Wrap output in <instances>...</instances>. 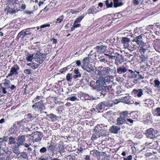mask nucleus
Segmentation results:
<instances>
[{
    "label": "nucleus",
    "instance_id": "nucleus-1",
    "mask_svg": "<svg viewBox=\"0 0 160 160\" xmlns=\"http://www.w3.org/2000/svg\"><path fill=\"white\" fill-rule=\"evenodd\" d=\"M105 79L103 78H99L95 83L94 81L91 82V86L92 85L93 88L96 90L98 92L97 94L100 97H104L106 94V92L108 91L109 87L108 86H104L103 84L105 83Z\"/></svg>",
    "mask_w": 160,
    "mask_h": 160
},
{
    "label": "nucleus",
    "instance_id": "nucleus-2",
    "mask_svg": "<svg viewBox=\"0 0 160 160\" xmlns=\"http://www.w3.org/2000/svg\"><path fill=\"white\" fill-rule=\"evenodd\" d=\"M129 113L128 111H122L120 113L119 116L117 117L116 120V125L118 126H122L125 123L127 124L126 122V118H129Z\"/></svg>",
    "mask_w": 160,
    "mask_h": 160
},
{
    "label": "nucleus",
    "instance_id": "nucleus-3",
    "mask_svg": "<svg viewBox=\"0 0 160 160\" xmlns=\"http://www.w3.org/2000/svg\"><path fill=\"white\" fill-rule=\"evenodd\" d=\"M43 100H41L38 102H35L34 104L32 106V108L36 111H42L45 108V106L43 103Z\"/></svg>",
    "mask_w": 160,
    "mask_h": 160
},
{
    "label": "nucleus",
    "instance_id": "nucleus-4",
    "mask_svg": "<svg viewBox=\"0 0 160 160\" xmlns=\"http://www.w3.org/2000/svg\"><path fill=\"white\" fill-rule=\"evenodd\" d=\"M31 135L32 137V140L33 142L40 141L43 136L42 132L38 131L33 132Z\"/></svg>",
    "mask_w": 160,
    "mask_h": 160
},
{
    "label": "nucleus",
    "instance_id": "nucleus-5",
    "mask_svg": "<svg viewBox=\"0 0 160 160\" xmlns=\"http://www.w3.org/2000/svg\"><path fill=\"white\" fill-rule=\"evenodd\" d=\"M88 60L87 58L83 59V64L82 66L83 69L88 72H91L93 71V68L88 62Z\"/></svg>",
    "mask_w": 160,
    "mask_h": 160
},
{
    "label": "nucleus",
    "instance_id": "nucleus-6",
    "mask_svg": "<svg viewBox=\"0 0 160 160\" xmlns=\"http://www.w3.org/2000/svg\"><path fill=\"white\" fill-rule=\"evenodd\" d=\"M20 67L17 64L14 65L11 68L10 72L8 73L7 78L8 77L12 76L13 75L16 76L18 74Z\"/></svg>",
    "mask_w": 160,
    "mask_h": 160
},
{
    "label": "nucleus",
    "instance_id": "nucleus-7",
    "mask_svg": "<svg viewBox=\"0 0 160 160\" xmlns=\"http://www.w3.org/2000/svg\"><path fill=\"white\" fill-rule=\"evenodd\" d=\"M117 55L115 60V63L118 66L123 62L124 58L122 55L119 53H117Z\"/></svg>",
    "mask_w": 160,
    "mask_h": 160
},
{
    "label": "nucleus",
    "instance_id": "nucleus-8",
    "mask_svg": "<svg viewBox=\"0 0 160 160\" xmlns=\"http://www.w3.org/2000/svg\"><path fill=\"white\" fill-rule=\"evenodd\" d=\"M90 154L95 157H97V158H98L100 156H105L106 155L105 152H99L98 151H90Z\"/></svg>",
    "mask_w": 160,
    "mask_h": 160
},
{
    "label": "nucleus",
    "instance_id": "nucleus-9",
    "mask_svg": "<svg viewBox=\"0 0 160 160\" xmlns=\"http://www.w3.org/2000/svg\"><path fill=\"white\" fill-rule=\"evenodd\" d=\"M128 69L127 67L122 65L121 66H118L117 68V72L119 74H121L122 73H125L128 70Z\"/></svg>",
    "mask_w": 160,
    "mask_h": 160
},
{
    "label": "nucleus",
    "instance_id": "nucleus-10",
    "mask_svg": "<svg viewBox=\"0 0 160 160\" xmlns=\"http://www.w3.org/2000/svg\"><path fill=\"white\" fill-rule=\"evenodd\" d=\"M104 103V102H101L96 106L95 109V108H93V109L96 111V112H99L101 110L105 108V104Z\"/></svg>",
    "mask_w": 160,
    "mask_h": 160
},
{
    "label": "nucleus",
    "instance_id": "nucleus-11",
    "mask_svg": "<svg viewBox=\"0 0 160 160\" xmlns=\"http://www.w3.org/2000/svg\"><path fill=\"white\" fill-rule=\"evenodd\" d=\"M130 41V39L128 38L123 37L122 38L121 42L123 44L125 48L126 49L128 47Z\"/></svg>",
    "mask_w": 160,
    "mask_h": 160
},
{
    "label": "nucleus",
    "instance_id": "nucleus-12",
    "mask_svg": "<svg viewBox=\"0 0 160 160\" xmlns=\"http://www.w3.org/2000/svg\"><path fill=\"white\" fill-rule=\"evenodd\" d=\"M56 143L54 140L51 141L50 143H48L47 147L48 150H53L56 149Z\"/></svg>",
    "mask_w": 160,
    "mask_h": 160
},
{
    "label": "nucleus",
    "instance_id": "nucleus-13",
    "mask_svg": "<svg viewBox=\"0 0 160 160\" xmlns=\"http://www.w3.org/2000/svg\"><path fill=\"white\" fill-rule=\"evenodd\" d=\"M142 40V37L140 35L133 38L132 41L135 42L137 44L140 45H141L142 44V43H143Z\"/></svg>",
    "mask_w": 160,
    "mask_h": 160
},
{
    "label": "nucleus",
    "instance_id": "nucleus-14",
    "mask_svg": "<svg viewBox=\"0 0 160 160\" xmlns=\"http://www.w3.org/2000/svg\"><path fill=\"white\" fill-rule=\"evenodd\" d=\"M120 129V127L115 125L112 126L110 128L111 132L115 134L117 133Z\"/></svg>",
    "mask_w": 160,
    "mask_h": 160
},
{
    "label": "nucleus",
    "instance_id": "nucleus-15",
    "mask_svg": "<svg viewBox=\"0 0 160 160\" xmlns=\"http://www.w3.org/2000/svg\"><path fill=\"white\" fill-rule=\"evenodd\" d=\"M17 139V144L21 145H22L25 141V137L23 135L18 136Z\"/></svg>",
    "mask_w": 160,
    "mask_h": 160
},
{
    "label": "nucleus",
    "instance_id": "nucleus-16",
    "mask_svg": "<svg viewBox=\"0 0 160 160\" xmlns=\"http://www.w3.org/2000/svg\"><path fill=\"white\" fill-rule=\"evenodd\" d=\"M155 133V131L152 128H150L147 130V137H149L150 138H153V136Z\"/></svg>",
    "mask_w": 160,
    "mask_h": 160
},
{
    "label": "nucleus",
    "instance_id": "nucleus-17",
    "mask_svg": "<svg viewBox=\"0 0 160 160\" xmlns=\"http://www.w3.org/2000/svg\"><path fill=\"white\" fill-rule=\"evenodd\" d=\"M98 72L99 76L101 77L100 78H104V77H105L106 75V77L108 76L107 73V71H106L105 68H103L102 70H98Z\"/></svg>",
    "mask_w": 160,
    "mask_h": 160
},
{
    "label": "nucleus",
    "instance_id": "nucleus-18",
    "mask_svg": "<svg viewBox=\"0 0 160 160\" xmlns=\"http://www.w3.org/2000/svg\"><path fill=\"white\" fill-rule=\"evenodd\" d=\"M96 132L98 133V137L99 138L101 137L102 138L107 135L106 130H103L102 131L100 130V131L96 130Z\"/></svg>",
    "mask_w": 160,
    "mask_h": 160
},
{
    "label": "nucleus",
    "instance_id": "nucleus-19",
    "mask_svg": "<svg viewBox=\"0 0 160 160\" xmlns=\"http://www.w3.org/2000/svg\"><path fill=\"white\" fill-rule=\"evenodd\" d=\"M11 82L8 79H4L3 80V84H4L5 87V88L8 89L9 88H10Z\"/></svg>",
    "mask_w": 160,
    "mask_h": 160
},
{
    "label": "nucleus",
    "instance_id": "nucleus-20",
    "mask_svg": "<svg viewBox=\"0 0 160 160\" xmlns=\"http://www.w3.org/2000/svg\"><path fill=\"white\" fill-rule=\"evenodd\" d=\"M74 72L75 75L73 76V78L76 79L81 77V74L78 69H75L74 70Z\"/></svg>",
    "mask_w": 160,
    "mask_h": 160
},
{
    "label": "nucleus",
    "instance_id": "nucleus-21",
    "mask_svg": "<svg viewBox=\"0 0 160 160\" xmlns=\"http://www.w3.org/2000/svg\"><path fill=\"white\" fill-rule=\"evenodd\" d=\"M30 28L27 29V30L25 32H23V31H22L19 33L18 35L21 36L22 35L23 37L28 35H30L31 33L28 30Z\"/></svg>",
    "mask_w": 160,
    "mask_h": 160
},
{
    "label": "nucleus",
    "instance_id": "nucleus-22",
    "mask_svg": "<svg viewBox=\"0 0 160 160\" xmlns=\"http://www.w3.org/2000/svg\"><path fill=\"white\" fill-rule=\"evenodd\" d=\"M83 96L84 99L86 100H93L95 99L93 97L89 95L87 93H85L83 94Z\"/></svg>",
    "mask_w": 160,
    "mask_h": 160
},
{
    "label": "nucleus",
    "instance_id": "nucleus-23",
    "mask_svg": "<svg viewBox=\"0 0 160 160\" xmlns=\"http://www.w3.org/2000/svg\"><path fill=\"white\" fill-rule=\"evenodd\" d=\"M114 7L115 8L122 6L123 5L122 2H119L118 0H113Z\"/></svg>",
    "mask_w": 160,
    "mask_h": 160
},
{
    "label": "nucleus",
    "instance_id": "nucleus-24",
    "mask_svg": "<svg viewBox=\"0 0 160 160\" xmlns=\"http://www.w3.org/2000/svg\"><path fill=\"white\" fill-rule=\"evenodd\" d=\"M144 102V104L145 105V106L148 107L149 105H151L152 102V101L150 99H144L142 101Z\"/></svg>",
    "mask_w": 160,
    "mask_h": 160
},
{
    "label": "nucleus",
    "instance_id": "nucleus-25",
    "mask_svg": "<svg viewBox=\"0 0 160 160\" xmlns=\"http://www.w3.org/2000/svg\"><path fill=\"white\" fill-rule=\"evenodd\" d=\"M36 55L37 56H35V57H40V58L42 60V62L44 60L45 58L46 55H45V54H42L39 52H37L36 53V54L35 55L36 56Z\"/></svg>",
    "mask_w": 160,
    "mask_h": 160
},
{
    "label": "nucleus",
    "instance_id": "nucleus-26",
    "mask_svg": "<svg viewBox=\"0 0 160 160\" xmlns=\"http://www.w3.org/2000/svg\"><path fill=\"white\" fill-rule=\"evenodd\" d=\"M96 9L95 7L93 6L88 10L87 13L88 14H93L94 13H96L97 12L95 11Z\"/></svg>",
    "mask_w": 160,
    "mask_h": 160
},
{
    "label": "nucleus",
    "instance_id": "nucleus-27",
    "mask_svg": "<svg viewBox=\"0 0 160 160\" xmlns=\"http://www.w3.org/2000/svg\"><path fill=\"white\" fill-rule=\"evenodd\" d=\"M105 4L107 8H110L112 7L113 2L111 0H107L105 2Z\"/></svg>",
    "mask_w": 160,
    "mask_h": 160
},
{
    "label": "nucleus",
    "instance_id": "nucleus-28",
    "mask_svg": "<svg viewBox=\"0 0 160 160\" xmlns=\"http://www.w3.org/2000/svg\"><path fill=\"white\" fill-rule=\"evenodd\" d=\"M33 54H28L27 55L26 59L28 62H32L33 59Z\"/></svg>",
    "mask_w": 160,
    "mask_h": 160
},
{
    "label": "nucleus",
    "instance_id": "nucleus-29",
    "mask_svg": "<svg viewBox=\"0 0 160 160\" xmlns=\"http://www.w3.org/2000/svg\"><path fill=\"white\" fill-rule=\"evenodd\" d=\"M153 82L155 84L154 87L159 90L160 89V82L157 79L154 80Z\"/></svg>",
    "mask_w": 160,
    "mask_h": 160
},
{
    "label": "nucleus",
    "instance_id": "nucleus-30",
    "mask_svg": "<svg viewBox=\"0 0 160 160\" xmlns=\"http://www.w3.org/2000/svg\"><path fill=\"white\" fill-rule=\"evenodd\" d=\"M9 139V144H14L16 142V139L15 138H13L12 137H10Z\"/></svg>",
    "mask_w": 160,
    "mask_h": 160
},
{
    "label": "nucleus",
    "instance_id": "nucleus-31",
    "mask_svg": "<svg viewBox=\"0 0 160 160\" xmlns=\"http://www.w3.org/2000/svg\"><path fill=\"white\" fill-rule=\"evenodd\" d=\"M122 99L127 104H129L130 103V99L128 96L123 97L122 98Z\"/></svg>",
    "mask_w": 160,
    "mask_h": 160
},
{
    "label": "nucleus",
    "instance_id": "nucleus-32",
    "mask_svg": "<svg viewBox=\"0 0 160 160\" xmlns=\"http://www.w3.org/2000/svg\"><path fill=\"white\" fill-rule=\"evenodd\" d=\"M27 116L29 119L31 121L33 120L34 119L37 118V116L36 115H32L31 113L28 114L27 115Z\"/></svg>",
    "mask_w": 160,
    "mask_h": 160
},
{
    "label": "nucleus",
    "instance_id": "nucleus-33",
    "mask_svg": "<svg viewBox=\"0 0 160 160\" xmlns=\"http://www.w3.org/2000/svg\"><path fill=\"white\" fill-rule=\"evenodd\" d=\"M82 77L83 78L82 80H83L85 78L86 81H88V75L87 73H84L82 74Z\"/></svg>",
    "mask_w": 160,
    "mask_h": 160
},
{
    "label": "nucleus",
    "instance_id": "nucleus-34",
    "mask_svg": "<svg viewBox=\"0 0 160 160\" xmlns=\"http://www.w3.org/2000/svg\"><path fill=\"white\" fill-rule=\"evenodd\" d=\"M155 114L157 116H160V108L158 107L155 111Z\"/></svg>",
    "mask_w": 160,
    "mask_h": 160
},
{
    "label": "nucleus",
    "instance_id": "nucleus-35",
    "mask_svg": "<svg viewBox=\"0 0 160 160\" xmlns=\"http://www.w3.org/2000/svg\"><path fill=\"white\" fill-rule=\"evenodd\" d=\"M68 99L72 101H78L79 100V99L75 96L68 97Z\"/></svg>",
    "mask_w": 160,
    "mask_h": 160
},
{
    "label": "nucleus",
    "instance_id": "nucleus-36",
    "mask_svg": "<svg viewBox=\"0 0 160 160\" xmlns=\"http://www.w3.org/2000/svg\"><path fill=\"white\" fill-rule=\"evenodd\" d=\"M7 155V152H5V151H1L0 152V156H2V158H5V156H6Z\"/></svg>",
    "mask_w": 160,
    "mask_h": 160
},
{
    "label": "nucleus",
    "instance_id": "nucleus-37",
    "mask_svg": "<svg viewBox=\"0 0 160 160\" xmlns=\"http://www.w3.org/2000/svg\"><path fill=\"white\" fill-rule=\"evenodd\" d=\"M39 64L34 62H33L32 63L31 67L33 69H35L38 68L39 67Z\"/></svg>",
    "mask_w": 160,
    "mask_h": 160
},
{
    "label": "nucleus",
    "instance_id": "nucleus-38",
    "mask_svg": "<svg viewBox=\"0 0 160 160\" xmlns=\"http://www.w3.org/2000/svg\"><path fill=\"white\" fill-rule=\"evenodd\" d=\"M8 138L7 136H4L2 138H0V141L2 142V144L3 142L7 141Z\"/></svg>",
    "mask_w": 160,
    "mask_h": 160
},
{
    "label": "nucleus",
    "instance_id": "nucleus-39",
    "mask_svg": "<svg viewBox=\"0 0 160 160\" xmlns=\"http://www.w3.org/2000/svg\"><path fill=\"white\" fill-rule=\"evenodd\" d=\"M63 20V17L62 16H60L57 19L56 23H59L61 22Z\"/></svg>",
    "mask_w": 160,
    "mask_h": 160
},
{
    "label": "nucleus",
    "instance_id": "nucleus-40",
    "mask_svg": "<svg viewBox=\"0 0 160 160\" xmlns=\"http://www.w3.org/2000/svg\"><path fill=\"white\" fill-rule=\"evenodd\" d=\"M66 79L68 81H70L72 79V77L71 74L70 73H68L66 76Z\"/></svg>",
    "mask_w": 160,
    "mask_h": 160
},
{
    "label": "nucleus",
    "instance_id": "nucleus-41",
    "mask_svg": "<svg viewBox=\"0 0 160 160\" xmlns=\"http://www.w3.org/2000/svg\"><path fill=\"white\" fill-rule=\"evenodd\" d=\"M84 17L83 16H80L77 18L75 21L74 22L75 23H78L80 22L82 20L83 18Z\"/></svg>",
    "mask_w": 160,
    "mask_h": 160
},
{
    "label": "nucleus",
    "instance_id": "nucleus-42",
    "mask_svg": "<svg viewBox=\"0 0 160 160\" xmlns=\"http://www.w3.org/2000/svg\"><path fill=\"white\" fill-rule=\"evenodd\" d=\"M98 133L96 132V133L95 134H93L91 137V139L92 141L95 140H96L97 138H98V135H97Z\"/></svg>",
    "mask_w": 160,
    "mask_h": 160
},
{
    "label": "nucleus",
    "instance_id": "nucleus-43",
    "mask_svg": "<svg viewBox=\"0 0 160 160\" xmlns=\"http://www.w3.org/2000/svg\"><path fill=\"white\" fill-rule=\"evenodd\" d=\"M127 48H128V50L129 51H133L135 49V47L134 45H128V47Z\"/></svg>",
    "mask_w": 160,
    "mask_h": 160
},
{
    "label": "nucleus",
    "instance_id": "nucleus-44",
    "mask_svg": "<svg viewBox=\"0 0 160 160\" xmlns=\"http://www.w3.org/2000/svg\"><path fill=\"white\" fill-rule=\"evenodd\" d=\"M20 156L24 159H26L28 158L27 155L24 152L20 153Z\"/></svg>",
    "mask_w": 160,
    "mask_h": 160
},
{
    "label": "nucleus",
    "instance_id": "nucleus-45",
    "mask_svg": "<svg viewBox=\"0 0 160 160\" xmlns=\"http://www.w3.org/2000/svg\"><path fill=\"white\" fill-rule=\"evenodd\" d=\"M143 94V91L141 89H139V91L137 95V96L138 97H141Z\"/></svg>",
    "mask_w": 160,
    "mask_h": 160
},
{
    "label": "nucleus",
    "instance_id": "nucleus-46",
    "mask_svg": "<svg viewBox=\"0 0 160 160\" xmlns=\"http://www.w3.org/2000/svg\"><path fill=\"white\" fill-rule=\"evenodd\" d=\"M41 98V96H37L32 101V102L34 103L37 102L38 100H39Z\"/></svg>",
    "mask_w": 160,
    "mask_h": 160
},
{
    "label": "nucleus",
    "instance_id": "nucleus-47",
    "mask_svg": "<svg viewBox=\"0 0 160 160\" xmlns=\"http://www.w3.org/2000/svg\"><path fill=\"white\" fill-rule=\"evenodd\" d=\"M140 58L142 62H144L147 60V58L143 55H142L140 56Z\"/></svg>",
    "mask_w": 160,
    "mask_h": 160
},
{
    "label": "nucleus",
    "instance_id": "nucleus-48",
    "mask_svg": "<svg viewBox=\"0 0 160 160\" xmlns=\"http://www.w3.org/2000/svg\"><path fill=\"white\" fill-rule=\"evenodd\" d=\"M105 69L106 71H107V73L108 75L109 74V73L110 72H111L112 71V70L108 67L107 68H105Z\"/></svg>",
    "mask_w": 160,
    "mask_h": 160
},
{
    "label": "nucleus",
    "instance_id": "nucleus-49",
    "mask_svg": "<svg viewBox=\"0 0 160 160\" xmlns=\"http://www.w3.org/2000/svg\"><path fill=\"white\" fill-rule=\"evenodd\" d=\"M37 57V58L36 59V61L40 64L42 63L43 62L42 61V60L40 58V57L38 56V57Z\"/></svg>",
    "mask_w": 160,
    "mask_h": 160
},
{
    "label": "nucleus",
    "instance_id": "nucleus-50",
    "mask_svg": "<svg viewBox=\"0 0 160 160\" xmlns=\"http://www.w3.org/2000/svg\"><path fill=\"white\" fill-rule=\"evenodd\" d=\"M25 73L27 74H31V70L30 69H27L24 70Z\"/></svg>",
    "mask_w": 160,
    "mask_h": 160
},
{
    "label": "nucleus",
    "instance_id": "nucleus-51",
    "mask_svg": "<svg viewBox=\"0 0 160 160\" xmlns=\"http://www.w3.org/2000/svg\"><path fill=\"white\" fill-rule=\"evenodd\" d=\"M141 45H140V46H141V48L142 49H143L144 50H146L147 47L146 45V43H144L143 42V43H142Z\"/></svg>",
    "mask_w": 160,
    "mask_h": 160
},
{
    "label": "nucleus",
    "instance_id": "nucleus-52",
    "mask_svg": "<svg viewBox=\"0 0 160 160\" xmlns=\"http://www.w3.org/2000/svg\"><path fill=\"white\" fill-rule=\"evenodd\" d=\"M104 48H106V47L103 45L101 46H98L96 47V49L98 50H102L104 49Z\"/></svg>",
    "mask_w": 160,
    "mask_h": 160
},
{
    "label": "nucleus",
    "instance_id": "nucleus-53",
    "mask_svg": "<svg viewBox=\"0 0 160 160\" xmlns=\"http://www.w3.org/2000/svg\"><path fill=\"white\" fill-rule=\"evenodd\" d=\"M11 9L10 8H6L5 9V11L7 12V14H8V13H10L11 10Z\"/></svg>",
    "mask_w": 160,
    "mask_h": 160
},
{
    "label": "nucleus",
    "instance_id": "nucleus-54",
    "mask_svg": "<svg viewBox=\"0 0 160 160\" xmlns=\"http://www.w3.org/2000/svg\"><path fill=\"white\" fill-rule=\"evenodd\" d=\"M132 156L130 155L128 156L127 158H123L124 160H132Z\"/></svg>",
    "mask_w": 160,
    "mask_h": 160
},
{
    "label": "nucleus",
    "instance_id": "nucleus-55",
    "mask_svg": "<svg viewBox=\"0 0 160 160\" xmlns=\"http://www.w3.org/2000/svg\"><path fill=\"white\" fill-rule=\"evenodd\" d=\"M50 26V24H45L43 25H42L40 26V28H45L46 27H49Z\"/></svg>",
    "mask_w": 160,
    "mask_h": 160
},
{
    "label": "nucleus",
    "instance_id": "nucleus-56",
    "mask_svg": "<svg viewBox=\"0 0 160 160\" xmlns=\"http://www.w3.org/2000/svg\"><path fill=\"white\" fill-rule=\"evenodd\" d=\"M1 88L2 90V93L4 94H6L7 92L6 89H8V88L3 87H1Z\"/></svg>",
    "mask_w": 160,
    "mask_h": 160
},
{
    "label": "nucleus",
    "instance_id": "nucleus-57",
    "mask_svg": "<svg viewBox=\"0 0 160 160\" xmlns=\"http://www.w3.org/2000/svg\"><path fill=\"white\" fill-rule=\"evenodd\" d=\"M99 62H103L104 64L106 62L108 63V61L104 58L100 59L99 60Z\"/></svg>",
    "mask_w": 160,
    "mask_h": 160
},
{
    "label": "nucleus",
    "instance_id": "nucleus-58",
    "mask_svg": "<svg viewBox=\"0 0 160 160\" xmlns=\"http://www.w3.org/2000/svg\"><path fill=\"white\" fill-rule=\"evenodd\" d=\"M127 121L129 122L130 123H133L134 122V120H133L128 118H126V122H127Z\"/></svg>",
    "mask_w": 160,
    "mask_h": 160
},
{
    "label": "nucleus",
    "instance_id": "nucleus-59",
    "mask_svg": "<svg viewBox=\"0 0 160 160\" xmlns=\"http://www.w3.org/2000/svg\"><path fill=\"white\" fill-rule=\"evenodd\" d=\"M78 23H75V22H74V23L73 24V26H74V28H77L78 27H79L80 25L79 24H78Z\"/></svg>",
    "mask_w": 160,
    "mask_h": 160
},
{
    "label": "nucleus",
    "instance_id": "nucleus-60",
    "mask_svg": "<svg viewBox=\"0 0 160 160\" xmlns=\"http://www.w3.org/2000/svg\"><path fill=\"white\" fill-rule=\"evenodd\" d=\"M51 40L52 41L53 43L54 44L57 43L58 42L57 39L54 38H52Z\"/></svg>",
    "mask_w": 160,
    "mask_h": 160
},
{
    "label": "nucleus",
    "instance_id": "nucleus-61",
    "mask_svg": "<svg viewBox=\"0 0 160 160\" xmlns=\"http://www.w3.org/2000/svg\"><path fill=\"white\" fill-rule=\"evenodd\" d=\"M116 56L113 55H110L109 56V58L110 59H114L116 58Z\"/></svg>",
    "mask_w": 160,
    "mask_h": 160
},
{
    "label": "nucleus",
    "instance_id": "nucleus-62",
    "mask_svg": "<svg viewBox=\"0 0 160 160\" xmlns=\"http://www.w3.org/2000/svg\"><path fill=\"white\" fill-rule=\"evenodd\" d=\"M20 145H18V144H17L15 145L13 148H14L15 150L16 149H17L19 148V146Z\"/></svg>",
    "mask_w": 160,
    "mask_h": 160
},
{
    "label": "nucleus",
    "instance_id": "nucleus-63",
    "mask_svg": "<svg viewBox=\"0 0 160 160\" xmlns=\"http://www.w3.org/2000/svg\"><path fill=\"white\" fill-rule=\"evenodd\" d=\"M133 2L135 5H138L139 3L138 0H134Z\"/></svg>",
    "mask_w": 160,
    "mask_h": 160
},
{
    "label": "nucleus",
    "instance_id": "nucleus-64",
    "mask_svg": "<svg viewBox=\"0 0 160 160\" xmlns=\"http://www.w3.org/2000/svg\"><path fill=\"white\" fill-rule=\"evenodd\" d=\"M76 64L78 66H80L81 64V61L80 60H77L76 61Z\"/></svg>",
    "mask_w": 160,
    "mask_h": 160
}]
</instances>
